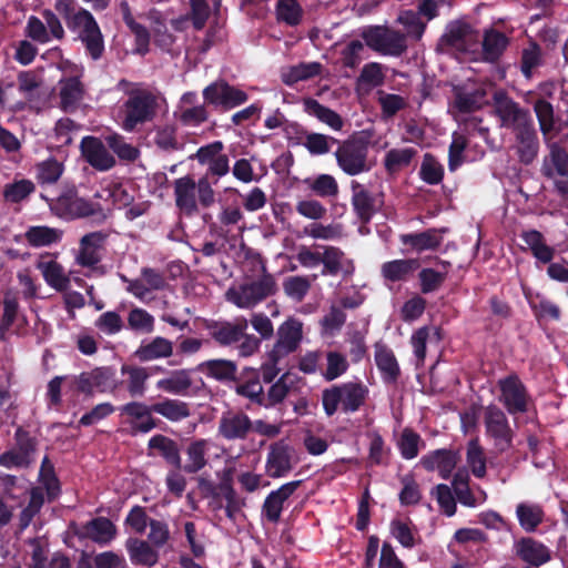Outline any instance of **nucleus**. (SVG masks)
<instances>
[{
  "label": "nucleus",
  "mask_w": 568,
  "mask_h": 568,
  "mask_svg": "<svg viewBox=\"0 0 568 568\" xmlns=\"http://www.w3.org/2000/svg\"><path fill=\"white\" fill-rule=\"evenodd\" d=\"M276 292L275 277L263 266L258 278L229 287L225 292V300L239 308L252 310Z\"/></svg>",
  "instance_id": "3"
},
{
  "label": "nucleus",
  "mask_w": 568,
  "mask_h": 568,
  "mask_svg": "<svg viewBox=\"0 0 568 568\" xmlns=\"http://www.w3.org/2000/svg\"><path fill=\"white\" fill-rule=\"evenodd\" d=\"M400 239L405 245L412 246L417 252L434 250L442 243V236L436 230H428L417 234H405Z\"/></svg>",
  "instance_id": "46"
},
{
  "label": "nucleus",
  "mask_w": 568,
  "mask_h": 568,
  "mask_svg": "<svg viewBox=\"0 0 568 568\" xmlns=\"http://www.w3.org/2000/svg\"><path fill=\"white\" fill-rule=\"evenodd\" d=\"M355 273L354 260L348 257L346 253L333 245L324 246L323 255V275H342L344 278L352 276Z\"/></svg>",
  "instance_id": "22"
},
{
  "label": "nucleus",
  "mask_w": 568,
  "mask_h": 568,
  "mask_svg": "<svg viewBox=\"0 0 568 568\" xmlns=\"http://www.w3.org/2000/svg\"><path fill=\"white\" fill-rule=\"evenodd\" d=\"M304 183L320 197H336L338 194V183L329 174H320L314 179H306Z\"/></svg>",
  "instance_id": "55"
},
{
  "label": "nucleus",
  "mask_w": 568,
  "mask_h": 568,
  "mask_svg": "<svg viewBox=\"0 0 568 568\" xmlns=\"http://www.w3.org/2000/svg\"><path fill=\"white\" fill-rule=\"evenodd\" d=\"M478 40V34L468 24L460 22L452 23L443 37V41L458 51L471 50Z\"/></svg>",
  "instance_id": "27"
},
{
  "label": "nucleus",
  "mask_w": 568,
  "mask_h": 568,
  "mask_svg": "<svg viewBox=\"0 0 568 568\" xmlns=\"http://www.w3.org/2000/svg\"><path fill=\"white\" fill-rule=\"evenodd\" d=\"M414 148L392 149L384 159V166L389 174H395L407 168L416 155Z\"/></svg>",
  "instance_id": "47"
},
{
  "label": "nucleus",
  "mask_w": 568,
  "mask_h": 568,
  "mask_svg": "<svg viewBox=\"0 0 568 568\" xmlns=\"http://www.w3.org/2000/svg\"><path fill=\"white\" fill-rule=\"evenodd\" d=\"M300 484V480L286 483L266 497L262 507V513L267 520L272 523H277L280 520L284 501L293 495Z\"/></svg>",
  "instance_id": "26"
},
{
  "label": "nucleus",
  "mask_w": 568,
  "mask_h": 568,
  "mask_svg": "<svg viewBox=\"0 0 568 568\" xmlns=\"http://www.w3.org/2000/svg\"><path fill=\"white\" fill-rule=\"evenodd\" d=\"M382 65L377 62H371L363 67L357 79L358 90L369 91L384 82Z\"/></svg>",
  "instance_id": "56"
},
{
  "label": "nucleus",
  "mask_w": 568,
  "mask_h": 568,
  "mask_svg": "<svg viewBox=\"0 0 568 568\" xmlns=\"http://www.w3.org/2000/svg\"><path fill=\"white\" fill-rule=\"evenodd\" d=\"M297 463L295 450L283 440L270 446L266 458V474L272 478H280L288 474Z\"/></svg>",
  "instance_id": "16"
},
{
  "label": "nucleus",
  "mask_w": 568,
  "mask_h": 568,
  "mask_svg": "<svg viewBox=\"0 0 568 568\" xmlns=\"http://www.w3.org/2000/svg\"><path fill=\"white\" fill-rule=\"evenodd\" d=\"M125 416L133 433H149L158 427V420L153 417V405L148 406L142 402H130L120 408Z\"/></svg>",
  "instance_id": "20"
},
{
  "label": "nucleus",
  "mask_w": 568,
  "mask_h": 568,
  "mask_svg": "<svg viewBox=\"0 0 568 568\" xmlns=\"http://www.w3.org/2000/svg\"><path fill=\"white\" fill-rule=\"evenodd\" d=\"M121 374L125 377L123 384L132 397L144 396L148 379L150 378L149 368L136 365H122Z\"/></svg>",
  "instance_id": "29"
},
{
  "label": "nucleus",
  "mask_w": 568,
  "mask_h": 568,
  "mask_svg": "<svg viewBox=\"0 0 568 568\" xmlns=\"http://www.w3.org/2000/svg\"><path fill=\"white\" fill-rule=\"evenodd\" d=\"M420 178L428 184H438L444 176L443 165L430 154H425L420 165Z\"/></svg>",
  "instance_id": "63"
},
{
  "label": "nucleus",
  "mask_w": 568,
  "mask_h": 568,
  "mask_svg": "<svg viewBox=\"0 0 568 568\" xmlns=\"http://www.w3.org/2000/svg\"><path fill=\"white\" fill-rule=\"evenodd\" d=\"M80 148L83 158L93 169L109 171L114 168L116 163L115 158L99 138H83Z\"/></svg>",
  "instance_id": "21"
},
{
  "label": "nucleus",
  "mask_w": 568,
  "mask_h": 568,
  "mask_svg": "<svg viewBox=\"0 0 568 568\" xmlns=\"http://www.w3.org/2000/svg\"><path fill=\"white\" fill-rule=\"evenodd\" d=\"M94 566L83 559L79 562V568H126L125 560L112 551H105L95 556Z\"/></svg>",
  "instance_id": "64"
},
{
  "label": "nucleus",
  "mask_w": 568,
  "mask_h": 568,
  "mask_svg": "<svg viewBox=\"0 0 568 568\" xmlns=\"http://www.w3.org/2000/svg\"><path fill=\"white\" fill-rule=\"evenodd\" d=\"M200 371L206 376L219 381L232 379L236 374V365L227 359H211L200 365Z\"/></svg>",
  "instance_id": "48"
},
{
  "label": "nucleus",
  "mask_w": 568,
  "mask_h": 568,
  "mask_svg": "<svg viewBox=\"0 0 568 568\" xmlns=\"http://www.w3.org/2000/svg\"><path fill=\"white\" fill-rule=\"evenodd\" d=\"M516 514L520 526L526 531H534L544 519V510L535 504H519Z\"/></svg>",
  "instance_id": "53"
},
{
  "label": "nucleus",
  "mask_w": 568,
  "mask_h": 568,
  "mask_svg": "<svg viewBox=\"0 0 568 568\" xmlns=\"http://www.w3.org/2000/svg\"><path fill=\"white\" fill-rule=\"evenodd\" d=\"M452 489L460 504L467 507H475L477 500L469 488V475L466 469H458L452 480Z\"/></svg>",
  "instance_id": "49"
},
{
  "label": "nucleus",
  "mask_w": 568,
  "mask_h": 568,
  "mask_svg": "<svg viewBox=\"0 0 568 568\" xmlns=\"http://www.w3.org/2000/svg\"><path fill=\"white\" fill-rule=\"evenodd\" d=\"M174 203L181 214L194 216L199 207L209 209L215 203V191L206 175L197 181L191 175L175 179L172 183Z\"/></svg>",
  "instance_id": "2"
},
{
  "label": "nucleus",
  "mask_w": 568,
  "mask_h": 568,
  "mask_svg": "<svg viewBox=\"0 0 568 568\" xmlns=\"http://www.w3.org/2000/svg\"><path fill=\"white\" fill-rule=\"evenodd\" d=\"M153 410L172 423H179L191 415L187 403L172 398H163L154 403Z\"/></svg>",
  "instance_id": "36"
},
{
  "label": "nucleus",
  "mask_w": 568,
  "mask_h": 568,
  "mask_svg": "<svg viewBox=\"0 0 568 568\" xmlns=\"http://www.w3.org/2000/svg\"><path fill=\"white\" fill-rule=\"evenodd\" d=\"M128 325L135 332L149 334L154 329V317L145 310L135 307L129 312Z\"/></svg>",
  "instance_id": "62"
},
{
  "label": "nucleus",
  "mask_w": 568,
  "mask_h": 568,
  "mask_svg": "<svg viewBox=\"0 0 568 568\" xmlns=\"http://www.w3.org/2000/svg\"><path fill=\"white\" fill-rule=\"evenodd\" d=\"M248 326L247 320L237 318L235 322H225L213 332L214 339L221 345H231L240 342Z\"/></svg>",
  "instance_id": "39"
},
{
  "label": "nucleus",
  "mask_w": 568,
  "mask_h": 568,
  "mask_svg": "<svg viewBox=\"0 0 568 568\" xmlns=\"http://www.w3.org/2000/svg\"><path fill=\"white\" fill-rule=\"evenodd\" d=\"M348 368L346 356L337 351H329L326 354V369L323 376L326 381H334L342 376Z\"/></svg>",
  "instance_id": "61"
},
{
  "label": "nucleus",
  "mask_w": 568,
  "mask_h": 568,
  "mask_svg": "<svg viewBox=\"0 0 568 568\" xmlns=\"http://www.w3.org/2000/svg\"><path fill=\"white\" fill-rule=\"evenodd\" d=\"M34 190L36 185L31 180L21 179L4 185L3 197L7 202L18 203L27 199Z\"/></svg>",
  "instance_id": "59"
},
{
  "label": "nucleus",
  "mask_w": 568,
  "mask_h": 568,
  "mask_svg": "<svg viewBox=\"0 0 568 568\" xmlns=\"http://www.w3.org/2000/svg\"><path fill=\"white\" fill-rule=\"evenodd\" d=\"M164 286L163 275L153 268L145 267L138 278L129 281L126 290L136 298L144 301L151 291L162 290Z\"/></svg>",
  "instance_id": "25"
},
{
  "label": "nucleus",
  "mask_w": 568,
  "mask_h": 568,
  "mask_svg": "<svg viewBox=\"0 0 568 568\" xmlns=\"http://www.w3.org/2000/svg\"><path fill=\"white\" fill-rule=\"evenodd\" d=\"M112 372L109 368H95L82 373L77 379V387L80 392L92 394L94 390H105L110 384Z\"/></svg>",
  "instance_id": "32"
},
{
  "label": "nucleus",
  "mask_w": 568,
  "mask_h": 568,
  "mask_svg": "<svg viewBox=\"0 0 568 568\" xmlns=\"http://www.w3.org/2000/svg\"><path fill=\"white\" fill-rule=\"evenodd\" d=\"M253 429V423L243 412H224L217 423V435L225 440H243Z\"/></svg>",
  "instance_id": "17"
},
{
  "label": "nucleus",
  "mask_w": 568,
  "mask_h": 568,
  "mask_svg": "<svg viewBox=\"0 0 568 568\" xmlns=\"http://www.w3.org/2000/svg\"><path fill=\"white\" fill-rule=\"evenodd\" d=\"M173 354V344L164 337H155L150 343L141 345L135 355L142 362H151L170 357Z\"/></svg>",
  "instance_id": "37"
},
{
  "label": "nucleus",
  "mask_w": 568,
  "mask_h": 568,
  "mask_svg": "<svg viewBox=\"0 0 568 568\" xmlns=\"http://www.w3.org/2000/svg\"><path fill=\"white\" fill-rule=\"evenodd\" d=\"M302 379L294 373H284L267 392V399L271 405L284 400V398L298 389Z\"/></svg>",
  "instance_id": "38"
},
{
  "label": "nucleus",
  "mask_w": 568,
  "mask_h": 568,
  "mask_svg": "<svg viewBox=\"0 0 568 568\" xmlns=\"http://www.w3.org/2000/svg\"><path fill=\"white\" fill-rule=\"evenodd\" d=\"M466 462L475 477L483 478L486 476V455L478 439H471L467 444Z\"/></svg>",
  "instance_id": "52"
},
{
  "label": "nucleus",
  "mask_w": 568,
  "mask_h": 568,
  "mask_svg": "<svg viewBox=\"0 0 568 568\" xmlns=\"http://www.w3.org/2000/svg\"><path fill=\"white\" fill-rule=\"evenodd\" d=\"M303 109L308 115L315 116L335 131L342 130L344 125V121L338 113L324 106L313 98H305L303 100Z\"/></svg>",
  "instance_id": "34"
},
{
  "label": "nucleus",
  "mask_w": 568,
  "mask_h": 568,
  "mask_svg": "<svg viewBox=\"0 0 568 568\" xmlns=\"http://www.w3.org/2000/svg\"><path fill=\"white\" fill-rule=\"evenodd\" d=\"M516 555L525 562L540 566L550 560V550L532 538H521L515 544Z\"/></svg>",
  "instance_id": "28"
},
{
  "label": "nucleus",
  "mask_w": 568,
  "mask_h": 568,
  "mask_svg": "<svg viewBox=\"0 0 568 568\" xmlns=\"http://www.w3.org/2000/svg\"><path fill=\"white\" fill-rule=\"evenodd\" d=\"M367 155L368 142L362 136L344 141L335 152L338 166L348 175H357L371 169Z\"/></svg>",
  "instance_id": "8"
},
{
  "label": "nucleus",
  "mask_w": 568,
  "mask_h": 568,
  "mask_svg": "<svg viewBox=\"0 0 568 568\" xmlns=\"http://www.w3.org/2000/svg\"><path fill=\"white\" fill-rule=\"evenodd\" d=\"M277 20L288 26H296L301 22L303 10L296 0H277Z\"/></svg>",
  "instance_id": "60"
},
{
  "label": "nucleus",
  "mask_w": 568,
  "mask_h": 568,
  "mask_svg": "<svg viewBox=\"0 0 568 568\" xmlns=\"http://www.w3.org/2000/svg\"><path fill=\"white\" fill-rule=\"evenodd\" d=\"M203 97L207 103L226 110L239 106L248 99L244 91L230 85L225 81H217L206 87L203 90Z\"/></svg>",
  "instance_id": "18"
},
{
  "label": "nucleus",
  "mask_w": 568,
  "mask_h": 568,
  "mask_svg": "<svg viewBox=\"0 0 568 568\" xmlns=\"http://www.w3.org/2000/svg\"><path fill=\"white\" fill-rule=\"evenodd\" d=\"M303 338L304 324L296 317H287L277 327L276 341L261 367L264 382L271 383L280 374L286 357L300 348Z\"/></svg>",
  "instance_id": "1"
},
{
  "label": "nucleus",
  "mask_w": 568,
  "mask_h": 568,
  "mask_svg": "<svg viewBox=\"0 0 568 568\" xmlns=\"http://www.w3.org/2000/svg\"><path fill=\"white\" fill-rule=\"evenodd\" d=\"M352 190L355 211L362 220L368 221L375 212L373 197L358 182L352 183Z\"/></svg>",
  "instance_id": "51"
},
{
  "label": "nucleus",
  "mask_w": 568,
  "mask_h": 568,
  "mask_svg": "<svg viewBox=\"0 0 568 568\" xmlns=\"http://www.w3.org/2000/svg\"><path fill=\"white\" fill-rule=\"evenodd\" d=\"M42 18L30 16L28 18L24 34L34 42L45 44L52 39L62 41L65 37L64 28L59 17L51 10H43Z\"/></svg>",
  "instance_id": "10"
},
{
  "label": "nucleus",
  "mask_w": 568,
  "mask_h": 568,
  "mask_svg": "<svg viewBox=\"0 0 568 568\" xmlns=\"http://www.w3.org/2000/svg\"><path fill=\"white\" fill-rule=\"evenodd\" d=\"M105 241L106 234L100 231L83 235L74 255L75 263L82 267L94 268L102 260Z\"/></svg>",
  "instance_id": "19"
},
{
  "label": "nucleus",
  "mask_w": 568,
  "mask_h": 568,
  "mask_svg": "<svg viewBox=\"0 0 568 568\" xmlns=\"http://www.w3.org/2000/svg\"><path fill=\"white\" fill-rule=\"evenodd\" d=\"M500 389L499 402L509 414L525 413L528 408L526 387L516 375L507 376L498 382Z\"/></svg>",
  "instance_id": "15"
},
{
  "label": "nucleus",
  "mask_w": 568,
  "mask_h": 568,
  "mask_svg": "<svg viewBox=\"0 0 568 568\" xmlns=\"http://www.w3.org/2000/svg\"><path fill=\"white\" fill-rule=\"evenodd\" d=\"M321 70L322 65L318 62L300 63L283 73V81L286 84H293L320 74Z\"/></svg>",
  "instance_id": "57"
},
{
  "label": "nucleus",
  "mask_w": 568,
  "mask_h": 568,
  "mask_svg": "<svg viewBox=\"0 0 568 568\" xmlns=\"http://www.w3.org/2000/svg\"><path fill=\"white\" fill-rule=\"evenodd\" d=\"M62 231L49 226H31L27 230L24 237L33 247L49 246L61 240Z\"/></svg>",
  "instance_id": "45"
},
{
  "label": "nucleus",
  "mask_w": 568,
  "mask_h": 568,
  "mask_svg": "<svg viewBox=\"0 0 568 568\" xmlns=\"http://www.w3.org/2000/svg\"><path fill=\"white\" fill-rule=\"evenodd\" d=\"M516 133V150L521 162L528 164L534 161L538 152V139L534 124L530 123Z\"/></svg>",
  "instance_id": "31"
},
{
  "label": "nucleus",
  "mask_w": 568,
  "mask_h": 568,
  "mask_svg": "<svg viewBox=\"0 0 568 568\" xmlns=\"http://www.w3.org/2000/svg\"><path fill=\"white\" fill-rule=\"evenodd\" d=\"M483 423L485 434L491 440L498 453H504L513 447L515 430L504 410L491 404L484 408Z\"/></svg>",
  "instance_id": "7"
},
{
  "label": "nucleus",
  "mask_w": 568,
  "mask_h": 568,
  "mask_svg": "<svg viewBox=\"0 0 568 568\" xmlns=\"http://www.w3.org/2000/svg\"><path fill=\"white\" fill-rule=\"evenodd\" d=\"M508 45V39L501 32L487 31L483 41L484 57L487 61H496Z\"/></svg>",
  "instance_id": "54"
},
{
  "label": "nucleus",
  "mask_w": 568,
  "mask_h": 568,
  "mask_svg": "<svg viewBox=\"0 0 568 568\" xmlns=\"http://www.w3.org/2000/svg\"><path fill=\"white\" fill-rule=\"evenodd\" d=\"M156 97L148 90H134L123 104L122 128L131 132L145 122L151 121L156 113Z\"/></svg>",
  "instance_id": "5"
},
{
  "label": "nucleus",
  "mask_w": 568,
  "mask_h": 568,
  "mask_svg": "<svg viewBox=\"0 0 568 568\" xmlns=\"http://www.w3.org/2000/svg\"><path fill=\"white\" fill-rule=\"evenodd\" d=\"M375 362L386 382L395 383L400 374L397 359L389 348L376 345Z\"/></svg>",
  "instance_id": "40"
},
{
  "label": "nucleus",
  "mask_w": 568,
  "mask_h": 568,
  "mask_svg": "<svg viewBox=\"0 0 568 568\" xmlns=\"http://www.w3.org/2000/svg\"><path fill=\"white\" fill-rule=\"evenodd\" d=\"M192 386L191 374L186 369H176L156 382V388L173 395H184Z\"/></svg>",
  "instance_id": "35"
},
{
  "label": "nucleus",
  "mask_w": 568,
  "mask_h": 568,
  "mask_svg": "<svg viewBox=\"0 0 568 568\" xmlns=\"http://www.w3.org/2000/svg\"><path fill=\"white\" fill-rule=\"evenodd\" d=\"M541 173L554 184L556 192L568 197V153L557 143L549 144L542 160Z\"/></svg>",
  "instance_id": "9"
},
{
  "label": "nucleus",
  "mask_w": 568,
  "mask_h": 568,
  "mask_svg": "<svg viewBox=\"0 0 568 568\" xmlns=\"http://www.w3.org/2000/svg\"><path fill=\"white\" fill-rule=\"evenodd\" d=\"M363 37L371 49L384 55L398 57L407 49L405 36L389 28L373 27Z\"/></svg>",
  "instance_id": "11"
},
{
  "label": "nucleus",
  "mask_w": 568,
  "mask_h": 568,
  "mask_svg": "<svg viewBox=\"0 0 568 568\" xmlns=\"http://www.w3.org/2000/svg\"><path fill=\"white\" fill-rule=\"evenodd\" d=\"M460 460L458 452L452 449H436L424 455L419 464L427 471H437L443 479L450 477Z\"/></svg>",
  "instance_id": "23"
},
{
  "label": "nucleus",
  "mask_w": 568,
  "mask_h": 568,
  "mask_svg": "<svg viewBox=\"0 0 568 568\" xmlns=\"http://www.w3.org/2000/svg\"><path fill=\"white\" fill-rule=\"evenodd\" d=\"M494 109L496 115L500 119L501 125L513 128L515 132L532 123L529 112L521 109L503 91L495 92Z\"/></svg>",
  "instance_id": "13"
},
{
  "label": "nucleus",
  "mask_w": 568,
  "mask_h": 568,
  "mask_svg": "<svg viewBox=\"0 0 568 568\" xmlns=\"http://www.w3.org/2000/svg\"><path fill=\"white\" fill-rule=\"evenodd\" d=\"M37 442L27 432L18 428L16 445L0 455V466L12 468H28L34 462Z\"/></svg>",
  "instance_id": "12"
},
{
  "label": "nucleus",
  "mask_w": 568,
  "mask_h": 568,
  "mask_svg": "<svg viewBox=\"0 0 568 568\" xmlns=\"http://www.w3.org/2000/svg\"><path fill=\"white\" fill-rule=\"evenodd\" d=\"M126 549L131 561L135 565L153 566L158 561V552L144 540L129 539Z\"/></svg>",
  "instance_id": "43"
},
{
  "label": "nucleus",
  "mask_w": 568,
  "mask_h": 568,
  "mask_svg": "<svg viewBox=\"0 0 568 568\" xmlns=\"http://www.w3.org/2000/svg\"><path fill=\"white\" fill-rule=\"evenodd\" d=\"M51 210L63 219H79L94 215L99 206L89 200L80 197L74 192H67L50 203Z\"/></svg>",
  "instance_id": "14"
},
{
  "label": "nucleus",
  "mask_w": 568,
  "mask_h": 568,
  "mask_svg": "<svg viewBox=\"0 0 568 568\" xmlns=\"http://www.w3.org/2000/svg\"><path fill=\"white\" fill-rule=\"evenodd\" d=\"M67 27L78 36L93 60L102 57L104 51L103 34L90 11L82 8L78 9L77 16L69 20Z\"/></svg>",
  "instance_id": "6"
},
{
  "label": "nucleus",
  "mask_w": 568,
  "mask_h": 568,
  "mask_svg": "<svg viewBox=\"0 0 568 568\" xmlns=\"http://www.w3.org/2000/svg\"><path fill=\"white\" fill-rule=\"evenodd\" d=\"M45 283L55 291L63 292L70 286V277L63 266L48 254L41 255L36 264Z\"/></svg>",
  "instance_id": "24"
},
{
  "label": "nucleus",
  "mask_w": 568,
  "mask_h": 568,
  "mask_svg": "<svg viewBox=\"0 0 568 568\" xmlns=\"http://www.w3.org/2000/svg\"><path fill=\"white\" fill-rule=\"evenodd\" d=\"M63 164L55 159H48L37 164L36 176L42 184L55 183L63 173Z\"/></svg>",
  "instance_id": "58"
},
{
  "label": "nucleus",
  "mask_w": 568,
  "mask_h": 568,
  "mask_svg": "<svg viewBox=\"0 0 568 568\" xmlns=\"http://www.w3.org/2000/svg\"><path fill=\"white\" fill-rule=\"evenodd\" d=\"M419 267V263L415 258L394 260L382 265L381 272L383 277L389 282H399L406 280L415 270Z\"/></svg>",
  "instance_id": "41"
},
{
  "label": "nucleus",
  "mask_w": 568,
  "mask_h": 568,
  "mask_svg": "<svg viewBox=\"0 0 568 568\" xmlns=\"http://www.w3.org/2000/svg\"><path fill=\"white\" fill-rule=\"evenodd\" d=\"M59 95L61 108L64 111H73L84 97V87L78 77L61 79Z\"/></svg>",
  "instance_id": "30"
},
{
  "label": "nucleus",
  "mask_w": 568,
  "mask_h": 568,
  "mask_svg": "<svg viewBox=\"0 0 568 568\" xmlns=\"http://www.w3.org/2000/svg\"><path fill=\"white\" fill-rule=\"evenodd\" d=\"M284 294L291 300L301 303L308 294L312 281L305 275H292L283 281Z\"/></svg>",
  "instance_id": "50"
},
{
  "label": "nucleus",
  "mask_w": 568,
  "mask_h": 568,
  "mask_svg": "<svg viewBox=\"0 0 568 568\" xmlns=\"http://www.w3.org/2000/svg\"><path fill=\"white\" fill-rule=\"evenodd\" d=\"M210 443L207 439L192 440L185 449L186 463L181 468L189 474H194L203 469L206 464V454Z\"/></svg>",
  "instance_id": "33"
},
{
  "label": "nucleus",
  "mask_w": 568,
  "mask_h": 568,
  "mask_svg": "<svg viewBox=\"0 0 568 568\" xmlns=\"http://www.w3.org/2000/svg\"><path fill=\"white\" fill-rule=\"evenodd\" d=\"M148 446L150 449L158 450L169 464L181 469L180 449L173 439L159 434L150 438Z\"/></svg>",
  "instance_id": "42"
},
{
  "label": "nucleus",
  "mask_w": 568,
  "mask_h": 568,
  "mask_svg": "<svg viewBox=\"0 0 568 568\" xmlns=\"http://www.w3.org/2000/svg\"><path fill=\"white\" fill-rule=\"evenodd\" d=\"M368 389L361 383H345L338 386H333L325 389L322 395V403L325 413L328 416L334 415L338 406L345 413H353L364 405Z\"/></svg>",
  "instance_id": "4"
},
{
  "label": "nucleus",
  "mask_w": 568,
  "mask_h": 568,
  "mask_svg": "<svg viewBox=\"0 0 568 568\" xmlns=\"http://www.w3.org/2000/svg\"><path fill=\"white\" fill-rule=\"evenodd\" d=\"M114 525L106 518L99 517L84 526V535L99 544H108L115 536Z\"/></svg>",
  "instance_id": "44"
}]
</instances>
